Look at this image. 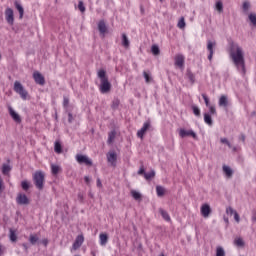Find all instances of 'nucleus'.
I'll list each match as a JSON object with an SVG mask.
<instances>
[{"label": "nucleus", "mask_w": 256, "mask_h": 256, "mask_svg": "<svg viewBox=\"0 0 256 256\" xmlns=\"http://www.w3.org/2000/svg\"><path fill=\"white\" fill-rule=\"evenodd\" d=\"M216 256H225V250L222 247H217Z\"/></svg>", "instance_id": "nucleus-44"}, {"label": "nucleus", "mask_w": 256, "mask_h": 256, "mask_svg": "<svg viewBox=\"0 0 256 256\" xmlns=\"http://www.w3.org/2000/svg\"><path fill=\"white\" fill-rule=\"evenodd\" d=\"M84 242L85 237L83 236V234L78 235L72 245V249H74V251H77V249H79V247H81V245H83Z\"/></svg>", "instance_id": "nucleus-11"}, {"label": "nucleus", "mask_w": 256, "mask_h": 256, "mask_svg": "<svg viewBox=\"0 0 256 256\" xmlns=\"http://www.w3.org/2000/svg\"><path fill=\"white\" fill-rule=\"evenodd\" d=\"M5 17H6L7 23H9V25H13V23L15 21L14 14H13V9L7 8L5 10Z\"/></svg>", "instance_id": "nucleus-14"}, {"label": "nucleus", "mask_w": 256, "mask_h": 256, "mask_svg": "<svg viewBox=\"0 0 256 256\" xmlns=\"http://www.w3.org/2000/svg\"><path fill=\"white\" fill-rule=\"evenodd\" d=\"M131 195H132L133 199H135V201H139V199H141V193H139L135 190L131 191Z\"/></svg>", "instance_id": "nucleus-39"}, {"label": "nucleus", "mask_w": 256, "mask_h": 256, "mask_svg": "<svg viewBox=\"0 0 256 256\" xmlns=\"http://www.w3.org/2000/svg\"><path fill=\"white\" fill-rule=\"evenodd\" d=\"M15 7L20 15V19H23V15L25 13V10L23 9V6H21V4H19L18 2H15Z\"/></svg>", "instance_id": "nucleus-29"}, {"label": "nucleus", "mask_w": 256, "mask_h": 256, "mask_svg": "<svg viewBox=\"0 0 256 256\" xmlns=\"http://www.w3.org/2000/svg\"><path fill=\"white\" fill-rule=\"evenodd\" d=\"M93 256H95V253H92Z\"/></svg>", "instance_id": "nucleus-62"}, {"label": "nucleus", "mask_w": 256, "mask_h": 256, "mask_svg": "<svg viewBox=\"0 0 256 256\" xmlns=\"http://www.w3.org/2000/svg\"><path fill=\"white\" fill-rule=\"evenodd\" d=\"M233 215H234V219H235L236 223H239L241 221V218L239 217V213L234 212Z\"/></svg>", "instance_id": "nucleus-50"}, {"label": "nucleus", "mask_w": 256, "mask_h": 256, "mask_svg": "<svg viewBox=\"0 0 256 256\" xmlns=\"http://www.w3.org/2000/svg\"><path fill=\"white\" fill-rule=\"evenodd\" d=\"M240 141H242V143H245V134H241L240 137H239Z\"/></svg>", "instance_id": "nucleus-58"}, {"label": "nucleus", "mask_w": 256, "mask_h": 256, "mask_svg": "<svg viewBox=\"0 0 256 256\" xmlns=\"http://www.w3.org/2000/svg\"><path fill=\"white\" fill-rule=\"evenodd\" d=\"M98 77L100 78V92L101 93H109L111 91V82H109V78L107 77V72L103 69L98 71Z\"/></svg>", "instance_id": "nucleus-2"}, {"label": "nucleus", "mask_w": 256, "mask_h": 256, "mask_svg": "<svg viewBox=\"0 0 256 256\" xmlns=\"http://www.w3.org/2000/svg\"><path fill=\"white\" fill-rule=\"evenodd\" d=\"M11 165L9 164H3L2 165V168H1V171H2V174L3 175H9V173H11Z\"/></svg>", "instance_id": "nucleus-27"}, {"label": "nucleus", "mask_w": 256, "mask_h": 256, "mask_svg": "<svg viewBox=\"0 0 256 256\" xmlns=\"http://www.w3.org/2000/svg\"><path fill=\"white\" fill-rule=\"evenodd\" d=\"M150 127H151V122L149 121L144 122L142 128L137 132V137H139V139H143V137H145V133L149 131Z\"/></svg>", "instance_id": "nucleus-9"}, {"label": "nucleus", "mask_w": 256, "mask_h": 256, "mask_svg": "<svg viewBox=\"0 0 256 256\" xmlns=\"http://www.w3.org/2000/svg\"><path fill=\"white\" fill-rule=\"evenodd\" d=\"M186 76L188 77L190 83L193 85V83H195V74H193L191 70H187Z\"/></svg>", "instance_id": "nucleus-31"}, {"label": "nucleus", "mask_w": 256, "mask_h": 256, "mask_svg": "<svg viewBox=\"0 0 256 256\" xmlns=\"http://www.w3.org/2000/svg\"><path fill=\"white\" fill-rule=\"evenodd\" d=\"M153 177H155V172L153 170L144 174V178L146 179V181H149V179H153Z\"/></svg>", "instance_id": "nucleus-38"}, {"label": "nucleus", "mask_w": 256, "mask_h": 256, "mask_svg": "<svg viewBox=\"0 0 256 256\" xmlns=\"http://www.w3.org/2000/svg\"><path fill=\"white\" fill-rule=\"evenodd\" d=\"M216 10L218 13H223V2L221 1L216 2Z\"/></svg>", "instance_id": "nucleus-41"}, {"label": "nucleus", "mask_w": 256, "mask_h": 256, "mask_svg": "<svg viewBox=\"0 0 256 256\" xmlns=\"http://www.w3.org/2000/svg\"><path fill=\"white\" fill-rule=\"evenodd\" d=\"M236 212L232 207L226 208L227 215H234Z\"/></svg>", "instance_id": "nucleus-49"}, {"label": "nucleus", "mask_w": 256, "mask_h": 256, "mask_svg": "<svg viewBox=\"0 0 256 256\" xmlns=\"http://www.w3.org/2000/svg\"><path fill=\"white\" fill-rule=\"evenodd\" d=\"M9 115L12 117L13 121L15 123H21V116L15 112L11 107L8 108Z\"/></svg>", "instance_id": "nucleus-17"}, {"label": "nucleus", "mask_w": 256, "mask_h": 256, "mask_svg": "<svg viewBox=\"0 0 256 256\" xmlns=\"http://www.w3.org/2000/svg\"><path fill=\"white\" fill-rule=\"evenodd\" d=\"M174 65L179 67V69H183L185 67V56L183 54H177L174 57Z\"/></svg>", "instance_id": "nucleus-8"}, {"label": "nucleus", "mask_w": 256, "mask_h": 256, "mask_svg": "<svg viewBox=\"0 0 256 256\" xmlns=\"http://www.w3.org/2000/svg\"><path fill=\"white\" fill-rule=\"evenodd\" d=\"M63 106H64V107H68V106H69V98L64 97Z\"/></svg>", "instance_id": "nucleus-51"}, {"label": "nucleus", "mask_w": 256, "mask_h": 256, "mask_svg": "<svg viewBox=\"0 0 256 256\" xmlns=\"http://www.w3.org/2000/svg\"><path fill=\"white\" fill-rule=\"evenodd\" d=\"M21 187H22L23 191H29V187H31V184L29 183V181L23 180L21 182Z\"/></svg>", "instance_id": "nucleus-34"}, {"label": "nucleus", "mask_w": 256, "mask_h": 256, "mask_svg": "<svg viewBox=\"0 0 256 256\" xmlns=\"http://www.w3.org/2000/svg\"><path fill=\"white\" fill-rule=\"evenodd\" d=\"M9 239L12 243H16L17 241V230L9 229Z\"/></svg>", "instance_id": "nucleus-24"}, {"label": "nucleus", "mask_w": 256, "mask_h": 256, "mask_svg": "<svg viewBox=\"0 0 256 256\" xmlns=\"http://www.w3.org/2000/svg\"><path fill=\"white\" fill-rule=\"evenodd\" d=\"M98 30L100 35H105V33H107V24H105V20H100L98 22Z\"/></svg>", "instance_id": "nucleus-18"}, {"label": "nucleus", "mask_w": 256, "mask_h": 256, "mask_svg": "<svg viewBox=\"0 0 256 256\" xmlns=\"http://www.w3.org/2000/svg\"><path fill=\"white\" fill-rule=\"evenodd\" d=\"M68 122L73 123V114L71 113L68 114Z\"/></svg>", "instance_id": "nucleus-56"}, {"label": "nucleus", "mask_w": 256, "mask_h": 256, "mask_svg": "<svg viewBox=\"0 0 256 256\" xmlns=\"http://www.w3.org/2000/svg\"><path fill=\"white\" fill-rule=\"evenodd\" d=\"M218 105L219 107H227L229 105V100L227 99V96L222 95L219 98Z\"/></svg>", "instance_id": "nucleus-23"}, {"label": "nucleus", "mask_w": 256, "mask_h": 256, "mask_svg": "<svg viewBox=\"0 0 256 256\" xmlns=\"http://www.w3.org/2000/svg\"><path fill=\"white\" fill-rule=\"evenodd\" d=\"M250 8L251 3H249V1H244L242 4V10L244 11V13H248Z\"/></svg>", "instance_id": "nucleus-33"}, {"label": "nucleus", "mask_w": 256, "mask_h": 256, "mask_svg": "<svg viewBox=\"0 0 256 256\" xmlns=\"http://www.w3.org/2000/svg\"><path fill=\"white\" fill-rule=\"evenodd\" d=\"M234 245H236V247H245V241L243 238L237 237L234 239Z\"/></svg>", "instance_id": "nucleus-28"}, {"label": "nucleus", "mask_w": 256, "mask_h": 256, "mask_svg": "<svg viewBox=\"0 0 256 256\" xmlns=\"http://www.w3.org/2000/svg\"><path fill=\"white\" fill-rule=\"evenodd\" d=\"M156 193L158 197H163V195H165V189L163 188V186H157Z\"/></svg>", "instance_id": "nucleus-35"}, {"label": "nucleus", "mask_w": 256, "mask_h": 256, "mask_svg": "<svg viewBox=\"0 0 256 256\" xmlns=\"http://www.w3.org/2000/svg\"><path fill=\"white\" fill-rule=\"evenodd\" d=\"M99 241H100V245L102 247H105V245H107V243L109 241V236L106 233H101L99 235Z\"/></svg>", "instance_id": "nucleus-19"}, {"label": "nucleus", "mask_w": 256, "mask_h": 256, "mask_svg": "<svg viewBox=\"0 0 256 256\" xmlns=\"http://www.w3.org/2000/svg\"><path fill=\"white\" fill-rule=\"evenodd\" d=\"M51 173L52 175H59V173H61V166L57 164H51Z\"/></svg>", "instance_id": "nucleus-25"}, {"label": "nucleus", "mask_w": 256, "mask_h": 256, "mask_svg": "<svg viewBox=\"0 0 256 256\" xmlns=\"http://www.w3.org/2000/svg\"><path fill=\"white\" fill-rule=\"evenodd\" d=\"M216 43L211 41V40H208L207 41V49L209 51V55H208V59L210 61H212L213 59V54L215 53L214 50H213V47H215Z\"/></svg>", "instance_id": "nucleus-16"}, {"label": "nucleus", "mask_w": 256, "mask_h": 256, "mask_svg": "<svg viewBox=\"0 0 256 256\" xmlns=\"http://www.w3.org/2000/svg\"><path fill=\"white\" fill-rule=\"evenodd\" d=\"M103 184H101V179H97V187H102Z\"/></svg>", "instance_id": "nucleus-60"}, {"label": "nucleus", "mask_w": 256, "mask_h": 256, "mask_svg": "<svg viewBox=\"0 0 256 256\" xmlns=\"http://www.w3.org/2000/svg\"><path fill=\"white\" fill-rule=\"evenodd\" d=\"M202 98L204 99L206 107H209L210 115H216L217 110L215 109V106H211L209 104V97L207 96V94H202Z\"/></svg>", "instance_id": "nucleus-15"}, {"label": "nucleus", "mask_w": 256, "mask_h": 256, "mask_svg": "<svg viewBox=\"0 0 256 256\" xmlns=\"http://www.w3.org/2000/svg\"><path fill=\"white\" fill-rule=\"evenodd\" d=\"M230 57L235 67H237V70L245 74V56L243 54V48L238 44L232 43L230 45Z\"/></svg>", "instance_id": "nucleus-1"}, {"label": "nucleus", "mask_w": 256, "mask_h": 256, "mask_svg": "<svg viewBox=\"0 0 256 256\" xmlns=\"http://www.w3.org/2000/svg\"><path fill=\"white\" fill-rule=\"evenodd\" d=\"M16 202L18 205H29V198L23 193H19L16 197Z\"/></svg>", "instance_id": "nucleus-12"}, {"label": "nucleus", "mask_w": 256, "mask_h": 256, "mask_svg": "<svg viewBox=\"0 0 256 256\" xmlns=\"http://www.w3.org/2000/svg\"><path fill=\"white\" fill-rule=\"evenodd\" d=\"M5 246H3V244H0V256L3 255L5 253Z\"/></svg>", "instance_id": "nucleus-54"}, {"label": "nucleus", "mask_w": 256, "mask_h": 256, "mask_svg": "<svg viewBox=\"0 0 256 256\" xmlns=\"http://www.w3.org/2000/svg\"><path fill=\"white\" fill-rule=\"evenodd\" d=\"M42 243H43L44 247H47V245H49V240L44 239V240H42Z\"/></svg>", "instance_id": "nucleus-59"}, {"label": "nucleus", "mask_w": 256, "mask_h": 256, "mask_svg": "<svg viewBox=\"0 0 256 256\" xmlns=\"http://www.w3.org/2000/svg\"><path fill=\"white\" fill-rule=\"evenodd\" d=\"M23 247H24L25 249H27V244H23Z\"/></svg>", "instance_id": "nucleus-61"}, {"label": "nucleus", "mask_w": 256, "mask_h": 256, "mask_svg": "<svg viewBox=\"0 0 256 256\" xmlns=\"http://www.w3.org/2000/svg\"><path fill=\"white\" fill-rule=\"evenodd\" d=\"M14 91L18 95H20V97H21V99H23V101H27V97H29V93L27 92V90H25V88L23 87V84H21V82H19V81L14 82Z\"/></svg>", "instance_id": "nucleus-4"}, {"label": "nucleus", "mask_w": 256, "mask_h": 256, "mask_svg": "<svg viewBox=\"0 0 256 256\" xmlns=\"http://www.w3.org/2000/svg\"><path fill=\"white\" fill-rule=\"evenodd\" d=\"M78 9L81 11V13H85V4H83V1H79L78 3Z\"/></svg>", "instance_id": "nucleus-46"}, {"label": "nucleus", "mask_w": 256, "mask_h": 256, "mask_svg": "<svg viewBox=\"0 0 256 256\" xmlns=\"http://www.w3.org/2000/svg\"><path fill=\"white\" fill-rule=\"evenodd\" d=\"M186 23H185V17H181L178 21L177 27L178 29H185Z\"/></svg>", "instance_id": "nucleus-37"}, {"label": "nucleus", "mask_w": 256, "mask_h": 256, "mask_svg": "<svg viewBox=\"0 0 256 256\" xmlns=\"http://www.w3.org/2000/svg\"><path fill=\"white\" fill-rule=\"evenodd\" d=\"M107 162L110 163L111 167H117V153L115 151H109L106 154Z\"/></svg>", "instance_id": "nucleus-7"}, {"label": "nucleus", "mask_w": 256, "mask_h": 256, "mask_svg": "<svg viewBox=\"0 0 256 256\" xmlns=\"http://www.w3.org/2000/svg\"><path fill=\"white\" fill-rule=\"evenodd\" d=\"M211 115L213 114L204 113V122L206 123V125H209V127L213 125V119L211 118Z\"/></svg>", "instance_id": "nucleus-26"}, {"label": "nucleus", "mask_w": 256, "mask_h": 256, "mask_svg": "<svg viewBox=\"0 0 256 256\" xmlns=\"http://www.w3.org/2000/svg\"><path fill=\"white\" fill-rule=\"evenodd\" d=\"M251 219H252L253 223H256V210L252 211Z\"/></svg>", "instance_id": "nucleus-52"}, {"label": "nucleus", "mask_w": 256, "mask_h": 256, "mask_svg": "<svg viewBox=\"0 0 256 256\" xmlns=\"http://www.w3.org/2000/svg\"><path fill=\"white\" fill-rule=\"evenodd\" d=\"M84 181L87 185H89V183H91V178H89V176H85Z\"/></svg>", "instance_id": "nucleus-55"}, {"label": "nucleus", "mask_w": 256, "mask_h": 256, "mask_svg": "<svg viewBox=\"0 0 256 256\" xmlns=\"http://www.w3.org/2000/svg\"><path fill=\"white\" fill-rule=\"evenodd\" d=\"M200 213H201L202 217L207 219V217H209V215H211V206L209 204H203L200 208Z\"/></svg>", "instance_id": "nucleus-13"}, {"label": "nucleus", "mask_w": 256, "mask_h": 256, "mask_svg": "<svg viewBox=\"0 0 256 256\" xmlns=\"http://www.w3.org/2000/svg\"><path fill=\"white\" fill-rule=\"evenodd\" d=\"M249 21L250 23H252V25H254L256 27V14L255 13H251L249 14Z\"/></svg>", "instance_id": "nucleus-40"}, {"label": "nucleus", "mask_w": 256, "mask_h": 256, "mask_svg": "<svg viewBox=\"0 0 256 256\" xmlns=\"http://www.w3.org/2000/svg\"><path fill=\"white\" fill-rule=\"evenodd\" d=\"M151 52H152L154 55H159V53H161V50L159 49V46L153 45V46L151 47Z\"/></svg>", "instance_id": "nucleus-42"}, {"label": "nucleus", "mask_w": 256, "mask_h": 256, "mask_svg": "<svg viewBox=\"0 0 256 256\" xmlns=\"http://www.w3.org/2000/svg\"><path fill=\"white\" fill-rule=\"evenodd\" d=\"M33 79L37 85H45V77L42 75L41 72L35 71L33 73Z\"/></svg>", "instance_id": "nucleus-10"}, {"label": "nucleus", "mask_w": 256, "mask_h": 256, "mask_svg": "<svg viewBox=\"0 0 256 256\" xmlns=\"http://www.w3.org/2000/svg\"><path fill=\"white\" fill-rule=\"evenodd\" d=\"M33 182L36 188L39 191H43V187H45V174L41 171H36L33 174Z\"/></svg>", "instance_id": "nucleus-3"}, {"label": "nucleus", "mask_w": 256, "mask_h": 256, "mask_svg": "<svg viewBox=\"0 0 256 256\" xmlns=\"http://www.w3.org/2000/svg\"><path fill=\"white\" fill-rule=\"evenodd\" d=\"M54 151L57 155H61V153H63V146L59 140H56L54 143Z\"/></svg>", "instance_id": "nucleus-21"}, {"label": "nucleus", "mask_w": 256, "mask_h": 256, "mask_svg": "<svg viewBox=\"0 0 256 256\" xmlns=\"http://www.w3.org/2000/svg\"><path fill=\"white\" fill-rule=\"evenodd\" d=\"M160 2H163V0H159Z\"/></svg>", "instance_id": "nucleus-63"}, {"label": "nucleus", "mask_w": 256, "mask_h": 256, "mask_svg": "<svg viewBox=\"0 0 256 256\" xmlns=\"http://www.w3.org/2000/svg\"><path fill=\"white\" fill-rule=\"evenodd\" d=\"M159 211L165 221H171V216H169V213H167V211L163 209H160Z\"/></svg>", "instance_id": "nucleus-32"}, {"label": "nucleus", "mask_w": 256, "mask_h": 256, "mask_svg": "<svg viewBox=\"0 0 256 256\" xmlns=\"http://www.w3.org/2000/svg\"><path fill=\"white\" fill-rule=\"evenodd\" d=\"M78 199L81 203H83V199H84V196H83V193H79L78 194Z\"/></svg>", "instance_id": "nucleus-57"}, {"label": "nucleus", "mask_w": 256, "mask_h": 256, "mask_svg": "<svg viewBox=\"0 0 256 256\" xmlns=\"http://www.w3.org/2000/svg\"><path fill=\"white\" fill-rule=\"evenodd\" d=\"M220 142L227 145L231 149V142H229V140H227V138H221Z\"/></svg>", "instance_id": "nucleus-48"}, {"label": "nucleus", "mask_w": 256, "mask_h": 256, "mask_svg": "<svg viewBox=\"0 0 256 256\" xmlns=\"http://www.w3.org/2000/svg\"><path fill=\"white\" fill-rule=\"evenodd\" d=\"M0 59H1V55H0Z\"/></svg>", "instance_id": "nucleus-64"}, {"label": "nucleus", "mask_w": 256, "mask_h": 256, "mask_svg": "<svg viewBox=\"0 0 256 256\" xmlns=\"http://www.w3.org/2000/svg\"><path fill=\"white\" fill-rule=\"evenodd\" d=\"M178 133L181 139H185V137H192V139H197V133H195L193 130H185L181 128L179 129Z\"/></svg>", "instance_id": "nucleus-6"}, {"label": "nucleus", "mask_w": 256, "mask_h": 256, "mask_svg": "<svg viewBox=\"0 0 256 256\" xmlns=\"http://www.w3.org/2000/svg\"><path fill=\"white\" fill-rule=\"evenodd\" d=\"M193 113L196 117H201V110L197 106H192Z\"/></svg>", "instance_id": "nucleus-43"}, {"label": "nucleus", "mask_w": 256, "mask_h": 256, "mask_svg": "<svg viewBox=\"0 0 256 256\" xmlns=\"http://www.w3.org/2000/svg\"><path fill=\"white\" fill-rule=\"evenodd\" d=\"M5 191V182L3 181V178L0 176V195Z\"/></svg>", "instance_id": "nucleus-45"}, {"label": "nucleus", "mask_w": 256, "mask_h": 256, "mask_svg": "<svg viewBox=\"0 0 256 256\" xmlns=\"http://www.w3.org/2000/svg\"><path fill=\"white\" fill-rule=\"evenodd\" d=\"M138 175H145V168L143 166L140 167Z\"/></svg>", "instance_id": "nucleus-53"}, {"label": "nucleus", "mask_w": 256, "mask_h": 256, "mask_svg": "<svg viewBox=\"0 0 256 256\" xmlns=\"http://www.w3.org/2000/svg\"><path fill=\"white\" fill-rule=\"evenodd\" d=\"M37 241H39V237L36 234H31L29 237V242L31 243V245H35Z\"/></svg>", "instance_id": "nucleus-36"}, {"label": "nucleus", "mask_w": 256, "mask_h": 256, "mask_svg": "<svg viewBox=\"0 0 256 256\" xmlns=\"http://www.w3.org/2000/svg\"><path fill=\"white\" fill-rule=\"evenodd\" d=\"M222 170L228 179H231V177H233V170L231 169V167L223 165Z\"/></svg>", "instance_id": "nucleus-20"}, {"label": "nucleus", "mask_w": 256, "mask_h": 256, "mask_svg": "<svg viewBox=\"0 0 256 256\" xmlns=\"http://www.w3.org/2000/svg\"><path fill=\"white\" fill-rule=\"evenodd\" d=\"M76 161L80 165H83V164L87 165V167H91V165H93V161L89 157L82 155V154L76 155Z\"/></svg>", "instance_id": "nucleus-5"}, {"label": "nucleus", "mask_w": 256, "mask_h": 256, "mask_svg": "<svg viewBox=\"0 0 256 256\" xmlns=\"http://www.w3.org/2000/svg\"><path fill=\"white\" fill-rule=\"evenodd\" d=\"M117 135V132H115V130L111 131L109 134H108V145H111V143H113V141H115V136Z\"/></svg>", "instance_id": "nucleus-30"}, {"label": "nucleus", "mask_w": 256, "mask_h": 256, "mask_svg": "<svg viewBox=\"0 0 256 256\" xmlns=\"http://www.w3.org/2000/svg\"><path fill=\"white\" fill-rule=\"evenodd\" d=\"M143 75L146 83H151V76L149 75V73H147V71H144Z\"/></svg>", "instance_id": "nucleus-47"}, {"label": "nucleus", "mask_w": 256, "mask_h": 256, "mask_svg": "<svg viewBox=\"0 0 256 256\" xmlns=\"http://www.w3.org/2000/svg\"><path fill=\"white\" fill-rule=\"evenodd\" d=\"M130 45H131V42L129 41L127 34L123 33L122 34V47H124L125 49H129Z\"/></svg>", "instance_id": "nucleus-22"}]
</instances>
